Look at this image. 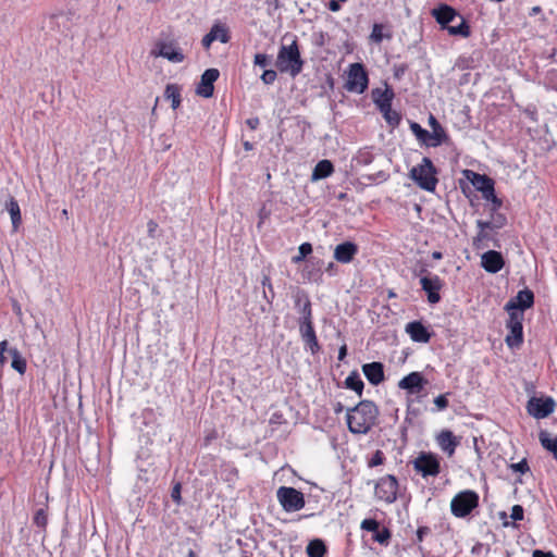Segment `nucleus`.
Listing matches in <instances>:
<instances>
[{"label":"nucleus","instance_id":"nucleus-1","mask_svg":"<svg viewBox=\"0 0 557 557\" xmlns=\"http://www.w3.org/2000/svg\"><path fill=\"white\" fill-rule=\"evenodd\" d=\"M377 416L376 405L371 400H362L347 411L348 429L354 434H366L375 424Z\"/></svg>","mask_w":557,"mask_h":557},{"label":"nucleus","instance_id":"nucleus-2","mask_svg":"<svg viewBox=\"0 0 557 557\" xmlns=\"http://www.w3.org/2000/svg\"><path fill=\"white\" fill-rule=\"evenodd\" d=\"M302 65L304 61L295 40L289 46H281L276 58V66L282 73H288L292 77H295L301 72Z\"/></svg>","mask_w":557,"mask_h":557},{"label":"nucleus","instance_id":"nucleus-3","mask_svg":"<svg viewBox=\"0 0 557 557\" xmlns=\"http://www.w3.org/2000/svg\"><path fill=\"white\" fill-rule=\"evenodd\" d=\"M410 178L422 189L433 191L437 185L436 170L431 159L424 157L422 162L410 170Z\"/></svg>","mask_w":557,"mask_h":557},{"label":"nucleus","instance_id":"nucleus-4","mask_svg":"<svg viewBox=\"0 0 557 557\" xmlns=\"http://www.w3.org/2000/svg\"><path fill=\"white\" fill-rule=\"evenodd\" d=\"M479 494L465 490L456 494L450 502V511L456 518L469 516L479 506Z\"/></svg>","mask_w":557,"mask_h":557},{"label":"nucleus","instance_id":"nucleus-5","mask_svg":"<svg viewBox=\"0 0 557 557\" xmlns=\"http://www.w3.org/2000/svg\"><path fill=\"white\" fill-rule=\"evenodd\" d=\"M280 505L287 512H294L305 507V497L301 492L294 487L281 486L276 492Z\"/></svg>","mask_w":557,"mask_h":557},{"label":"nucleus","instance_id":"nucleus-6","mask_svg":"<svg viewBox=\"0 0 557 557\" xmlns=\"http://www.w3.org/2000/svg\"><path fill=\"white\" fill-rule=\"evenodd\" d=\"M368 74L361 63H352L347 71L346 90L362 94L368 88Z\"/></svg>","mask_w":557,"mask_h":557},{"label":"nucleus","instance_id":"nucleus-7","mask_svg":"<svg viewBox=\"0 0 557 557\" xmlns=\"http://www.w3.org/2000/svg\"><path fill=\"white\" fill-rule=\"evenodd\" d=\"M412 465L413 469L423 478L436 476L441 471L438 457L431 453H420Z\"/></svg>","mask_w":557,"mask_h":557},{"label":"nucleus","instance_id":"nucleus-8","mask_svg":"<svg viewBox=\"0 0 557 557\" xmlns=\"http://www.w3.org/2000/svg\"><path fill=\"white\" fill-rule=\"evenodd\" d=\"M509 319L507 322V329L509 333L506 336V344L513 348L519 347L523 342V313L518 311L508 312Z\"/></svg>","mask_w":557,"mask_h":557},{"label":"nucleus","instance_id":"nucleus-9","mask_svg":"<svg viewBox=\"0 0 557 557\" xmlns=\"http://www.w3.org/2000/svg\"><path fill=\"white\" fill-rule=\"evenodd\" d=\"M398 482L394 475H385L379 480L375 485V496L387 503L392 504L397 498Z\"/></svg>","mask_w":557,"mask_h":557},{"label":"nucleus","instance_id":"nucleus-10","mask_svg":"<svg viewBox=\"0 0 557 557\" xmlns=\"http://www.w3.org/2000/svg\"><path fill=\"white\" fill-rule=\"evenodd\" d=\"M299 332L302 341L309 347L312 354H315L320 349L315 331L312 323V317L307 311L304 312V317H299Z\"/></svg>","mask_w":557,"mask_h":557},{"label":"nucleus","instance_id":"nucleus-11","mask_svg":"<svg viewBox=\"0 0 557 557\" xmlns=\"http://www.w3.org/2000/svg\"><path fill=\"white\" fill-rule=\"evenodd\" d=\"M555 406V400L552 397H531L528 401L527 410L535 419H544L554 411Z\"/></svg>","mask_w":557,"mask_h":557},{"label":"nucleus","instance_id":"nucleus-12","mask_svg":"<svg viewBox=\"0 0 557 557\" xmlns=\"http://www.w3.org/2000/svg\"><path fill=\"white\" fill-rule=\"evenodd\" d=\"M423 272L425 274L420 277L421 288L426 293L430 304H437L441 300L440 289L443 287V281L435 274Z\"/></svg>","mask_w":557,"mask_h":557},{"label":"nucleus","instance_id":"nucleus-13","mask_svg":"<svg viewBox=\"0 0 557 557\" xmlns=\"http://www.w3.org/2000/svg\"><path fill=\"white\" fill-rule=\"evenodd\" d=\"M426 384L428 381L423 377V375L420 372L414 371L404 376L398 382V387L406 391L407 394L417 395L424 389Z\"/></svg>","mask_w":557,"mask_h":557},{"label":"nucleus","instance_id":"nucleus-14","mask_svg":"<svg viewBox=\"0 0 557 557\" xmlns=\"http://www.w3.org/2000/svg\"><path fill=\"white\" fill-rule=\"evenodd\" d=\"M534 304V295L533 292L525 288L518 292L517 296L511 298L505 306L506 311L512 312L518 311L522 312L525 309H529Z\"/></svg>","mask_w":557,"mask_h":557},{"label":"nucleus","instance_id":"nucleus-15","mask_svg":"<svg viewBox=\"0 0 557 557\" xmlns=\"http://www.w3.org/2000/svg\"><path fill=\"white\" fill-rule=\"evenodd\" d=\"M220 72L216 69L206 70L200 78V82L196 88V94L203 98H210L214 91V82L219 78Z\"/></svg>","mask_w":557,"mask_h":557},{"label":"nucleus","instance_id":"nucleus-16","mask_svg":"<svg viewBox=\"0 0 557 557\" xmlns=\"http://www.w3.org/2000/svg\"><path fill=\"white\" fill-rule=\"evenodd\" d=\"M151 54L162 57L173 63H181L185 58L181 49L171 42H159L157 49L151 51Z\"/></svg>","mask_w":557,"mask_h":557},{"label":"nucleus","instance_id":"nucleus-17","mask_svg":"<svg viewBox=\"0 0 557 557\" xmlns=\"http://www.w3.org/2000/svg\"><path fill=\"white\" fill-rule=\"evenodd\" d=\"M431 15L443 29H447V27H449V23L459 16L457 11L448 4H440L438 7L432 9Z\"/></svg>","mask_w":557,"mask_h":557},{"label":"nucleus","instance_id":"nucleus-18","mask_svg":"<svg viewBox=\"0 0 557 557\" xmlns=\"http://www.w3.org/2000/svg\"><path fill=\"white\" fill-rule=\"evenodd\" d=\"M215 40L226 44L230 40L228 28L225 25L215 23L210 32L202 38L201 44L205 49H209L211 44Z\"/></svg>","mask_w":557,"mask_h":557},{"label":"nucleus","instance_id":"nucleus-19","mask_svg":"<svg viewBox=\"0 0 557 557\" xmlns=\"http://www.w3.org/2000/svg\"><path fill=\"white\" fill-rule=\"evenodd\" d=\"M504 258L496 250H488L482 255L481 264L486 272L497 273L504 267Z\"/></svg>","mask_w":557,"mask_h":557},{"label":"nucleus","instance_id":"nucleus-20","mask_svg":"<svg viewBox=\"0 0 557 557\" xmlns=\"http://www.w3.org/2000/svg\"><path fill=\"white\" fill-rule=\"evenodd\" d=\"M358 253V246L352 242L338 244L334 249V259L341 263H349Z\"/></svg>","mask_w":557,"mask_h":557},{"label":"nucleus","instance_id":"nucleus-21","mask_svg":"<svg viewBox=\"0 0 557 557\" xmlns=\"http://www.w3.org/2000/svg\"><path fill=\"white\" fill-rule=\"evenodd\" d=\"M362 372L372 385H379L384 381V367L381 362H370L362 366Z\"/></svg>","mask_w":557,"mask_h":557},{"label":"nucleus","instance_id":"nucleus-22","mask_svg":"<svg viewBox=\"0 0 557 557\" xmlns=\"http://www.w3.org/2000/svg\"><path fill=\"white\" fill-rule=\"evenodd\" d=\"M406 332L410 338L417 343H428L431 334L428 329L419 321L410 322L406 325Z\"/></svg>","mask_w":557,"mask_h":557},{"label":"nucleus","instance_id":"nucleus-23","mask_svg":"<svg viewBox=\"0 0 557 557\" xmlns=\"http://www.w3.org/2000/svg\"><path fill=\"white\" fill-rule=\"evenodd\" d=\"M437 443L442 450L451 456L458 445V441L451 431L444 430L437 436Z\"/></svg>","mask_w":557,"mask_h":557},{"label":"nucleus","instance_id":"nucleus-24","mask_svg":"<svg viewBox=\"0 0 557 557\" xmlns=\"http://www.w3.org/2000/svg\"><path fill=\"white\" fill-rule=\"evenodd\" d=\"M334 172L333 163L330 160H321L317 163L314 166L312 174H311V181L317 182L323 178H326L331 176Z\"/></svg>","mask_w":557,"mask_h":557},{"label":"nucleus","instance_id":"nucleus-25","mask_svg":"<svg viewBox=\"0 0 557 557\" xmlns=\"http://www.w3.org/2000/svg\"><path fill=\"white\" fill-rule=\"evenodd\" d=\"M372 98H373L374 103L376 104V107L380 110L384 107H388L389 104H392V100L394 98V92H393V90H391L388 88H385V89L376 88V89L372 90Z\"/></svg>","mask_w":557,"mask_h":557},{"label":"nucleus","instance_id":"nucleus-26","mask_svg":"<svg viewBox=\"0 0 557 557\" xmlns=\"http://www.w3.org/2000/svg\"><path fill=\"white\" fill-rule=\"evenodd\" d=\"M472 185L476 190L482 193V196L485 194H490L494 187V181L486 175L473 173V178L471 180Z\"/></svg>","mask_w":557,"mask_h":557},{"label":"nucleus","instance_id":"nucleus-27","mask_svg":"<svg viewBox=\"0 0 557 557\" xmlns=\"http://www.w3.org/2000/svg\"><path fill=\"white\" fill-rule=\"evenodd\" d=\"M295 308L297 309L300 317H304V312H308L312 315V308H311V301L304 290H297L296 294L293 296Z\"/></svg>","mask_w":557,"mask_h":557},{"label":"nucleus","instance_id":"nucleus-28","mask_svg":"<svg viewBox=\"0 0 557 557\" xmlns=\"http://www.w3.org/2000/svg\"><path fill=\"white\" fill-rule=\"evenodd\" d=\"M5 209L10 213L13 230L17 231L22 222L21 210L17 201L13 197L9 196L5 201Z\"/></svg>","mask_w":557,"mask_h":557},{"label":"nucleus","instance_id":"nucleus-29","mask_svg":"<svg viewBox=\"0 0 557 557\" xmlns=\"http://www.w3.org/2000/svg\"><path fill=\"white\" fill-rule=\"evenodd\" d=\"M448 140V136L446 131L441 125L438 127H433L431 132H429L428 136V147H437Z\"/></svg>","mask_w":557,"mask_h":557},{"label":"nucleus","instance_id":"nucleus-30","mask_svg":"<svg viewBox=\"0 0 557 557\" xmlns=\"http://www.w3.org/2000/svg\"><path fill=\"white\" fill-rule=\"evenodd\" d=\"M542 446L550 451L557 460V435L553 436L547 431H541L539 434Z\"/></svg>","mask_w":557,"mask_h":557},{"label":"nucleus","instance_id":"nucleus-31","mask_svg":"<svg viewBox=\"0 0 557 557\" xmlns=\"http://www.w3.org/2000/svg\"><path fill=\"white\" fill-rule=\"evenodd\" d=\"M49 27L63 33L70 27V16L64 13L54 14L49 17Z\"/></svg>","mask_w":557,"mask_h":557},{"label":"nucleus","instance_id":"nucleus-32","mask_svg":"<svg viewBox=\"0 0 557 557\" xmlns=\"http://www.w3.org/2000/svg\"><path fill=\"white\" fill-rule=\"evenodd\" d=\"M306 550L309 557H323L326 553V546L322 540L315 539L309 542Z\"/></svg>","mask_w":557,"mask_h":557},{"label":"nucleus","instance_id":"nucleus-33","mask_svg":"<svg viewBox=\"0 0 557 557\" xmlns=\"http://www.w3.org/2000/svg\"><path fill=\"white\" fill-rule=\"evenodd\" d=\"M347 388L355 391L359 396L362 395L363 382L357 372H351L345 380Z\"/></svg>","mask_w":557,"mask_h":557},{"label":"nucleus","instance_id":"nucleus-34","mask_svg":"<svg viewBox=\"0 0 557 557\" xmlns=\"http://www.w3.org/2000/svg\"><path fill=\"white\" fill-rule=\"evenodd\" d=\"M9 354L12 357L11 367L20 374H24L26 371V360L22 357L16 348L10 349Z\"/></svg>","mask_w":557,"mask_h":557},{"label":"nucleus","instance_id":"nucleus-35","mask_svg":"<svg viewBox=\"0 0 557 557\" xmlns=\"http://www.w3.org/2000/svg\"><path fill=\"white\" fill-rule=\"evenodd\" d=\"M458 17L460 18V23L457 26L447 27L446 30L451 36H461L467 38L470 36V27L462 16L459 15Z\"/></svg>","mask_w":557,"mask_h":557},{"label":"nucleus","instance_id":"nucleus-36","mask_svg":"<svg viewBox=\"0 0 557 557\" xmlns=\"http://www.w3.org/2000/svg\"><path fill=\"white\" fill-rule=\"evenodd\" d=\"M164 97L171 100V106L175 110L181 104L180 88L176 85H168L164 91Z\"/></svg>","mask_w":557,"mask_h":557},{"label":"nucleus","instance_id":"nucleus-37","mask_svg":"<svg viewBox=\"0 0 557 557\" xmlns=\"http://www.w3.org/2000/svg\"><path fill=\"white\" fill-rule=\"evenodd\" d=\"M354 160L359 165H368L374 160V154L371 149L363 148L358 151Z\"/></svg>","mask_w":557,"mask_h":557},{"label":"nucleus","instance_id":"nucleus-38","mask_svg":"<svg viewBox=\"0 0 557 557\" xmlns=\"http://www.w3.org/2000/svg\"><path fill=\"white\" fill-rule=\"evenodd\" d=\"M380 112L383 114L385 121L391 126H396V125L399 124L400 116H399V114L396 111H394L392 109V104H389L388 107H384V108L380 109Z\"/></svg>","mask_w":557,"mask_h":557},{"label":"nucleus","instance_id":"nucleus-39","mask_svg":"<svg viewBox=\"0 0 557 557\" xmlns=\"http://www.w3.org/2000/svg\"><path fill=\"white\" fill-rule=\"evenodd\" d=\"M312 252V246L310 243H304L298 247V255L292 258V262L295 264L300 263Z\"/></svg>","mask_w":557,"mask_h":557},{"label":"nucleus","instance_id":"nucleus-40","mask_svg":"<svg viewBox=\"0 0 557 557\" xmlns=\"http://www.w3.org/2000/svg\"><path fill=\"white\" fill-rule=\"evenodd\" d=\"M410 129L420 143L428 146L429 131L424 129L420 124L416 122L410 124Z\"/></svg>","mask_w":557,"mask_h":557},{"label":"nucleus","instance_id":"nucleus-41","mask_svg":"<svg viewBox=\"0 0 557 557\" xmlns=\"http://www.w3.org/2000/svg\"><path fill=\"white\" fill-rule=\"evenodd\" d=\"M391 536L392 533L387 528H379L373 534V540L382 545H387Z\"/></svg>","mask_w":557,"mask_h":557},{"label":"nucleus","instance_id":"nucleus-42","mask_svg":"<svg viewBox=\"0 0 557 557\" xmlns=\"http://www.w3.org/2000/svg\"><path fill=\"white\" fill-rule=\"evenodd\" d=\"M506 222H507V219L504 214L498 213L497 211L492 212V218H491L492 230L502 228L503 226H505Z\"/></svg>","mask_w":557,"mask_h":557},{"label":"nucleus","instance_id":"nucleus-43","mask_svg":"<svg viewBox=\"0 0 557 557\" xmlns=\"http://www.w3.org/2000/svg\"><path fill=\"white\" fill-rule=\"evenodd\" d=\"M47 522H48V516H47L46 509H44V508L38 509L34 516V523L37 527L45 529L47 525Z\"/></svg>","mask_w":557,"mask_h":557},{"label":"nucleus","instance_id":"nucleus-44","mask_svg":"<svg viewBox=\"0 0 557 557\" xmlns=\"http://www.w3.org/2000/svg\"><path fill=\"white\" fill-rule=\"evenodd\" d=\"M383 25L375 23L372 27L370 39L375 44H380L383 40Z\"/></svg>","mask_w":557,"mask_h":557},{"label":"nucleus","instance_id":"nucleus-45","mask_svg":"<svg viewBox=\"0 0 557 557\" xmlns=\"http://www.w3.org/2000/svg\"><path fill=\"white\" fill-rule=\"evenodd\" d=\"M476 226L479 228L478 239L482 240L487 237L485 230H492L491 220L490 221H476Z\"/></svg>","mask_w":557,"mask_h":557},{"label":"nucleus","instance_id":"nucleus-46","mask_svg":"<svg viewBox=\"0 0 557 557\" xmlns=\"http://www.w3.org/2000/svg\"><path fill=\"white\" fill-rule=\"evenodd\" d=\"M483 198L485 200L492 202V212L497 211L500 208V206H502V200L499 198H497V196L495 195V189L494 188L491 191V195L490 194H485L483 196Z\"/></svg>","mask_w":557,"mask_h":557},{"label":"nucleus","instance_id":"nucleus-47","mask_svg":"<svg viewBox=\"0 0 557 557\" xmlns=\"http://www.w3.org/2000/svg\"><path fill=\"white\" fill-rule=\"evenodd\" d=\"M509 469L512 472L521 473V474H523L530 470L529 465L525 459H522L521 461H519L517 463L509 465Z\"/></svg>","mask_w":557,"mask_h":557},{"label":"nucleus","instance_id":"nucleus-48","mask_svg":"<svg viewBox=\"0 0 557 557\" xmlns=\"http://www.w3.org/2000/svg\"><path fill=\"white\" fill-rule=\"evenodd\" d=\"M380 527V523L374 520V519H364L362 520L361 524H360V528L364 531H369V532H375L377 531Z\"/></svg>","mask_w":557,"mask_h":557},{"label":"nucleus","instance_id":"nucleus-49","mask_svg":"<svg viewBox=\"0 0 557 557\" xmlns=\"http://www.w3.org/2000/svg\"><path fill=\"white\" fill-rule=\"evenodd\" d=\"M271 57L265 53H257L253 59V64L257 66L265 67L270 65Z\"/></svg>","mask_w":557,"mask_h":557},{"label":"nucleus","instance_id":"nucleus-50","mask_svg":"<svg viewBox=\"0 0 557 557\" xmlns=\"http://www.w3.org/2000/svg\"><path fill=\"white\" fill-rule=\"evenodd\" d=\"M277 74L274 70H265L261 75V81L265 85H271L275 82Z\"/></svg>","mask_w":557,"mask_h":557},{"label":"nucleus","instance_id":"nucleus-51","mask_svg":"<svg viewBox=\"0 0 557 557\" xmlns=\"http://www.w3.org/2000/svg\"><path fill=\"white\" fill-rule=\"evenodd\" d=\"M384 461V454L381 450H376L371 459L368 461L370 468L382 465Z\"/></svg>","mask_w":557,"mask_h":557},{"label":"nucleus","instance_id":"nucleus-52","mask_svg":"<svg viewBox=\"0 0 557 557\" xmlns=\"http://www.w3.org/2000/svg\"><path fill=\"white\" fill-rule=\"evenodd\" d=\"M434 404L438 411L445 410L448 407V400L446 395L443 394L435 397Z\"/></svg>","mask_w":557,"mask_h":557},{"label":"nucleus","instance_id":"nucleus-53","mask_svg":"<svg viewBox=\"0 0 557 557\" xmlns=\"http://www.w3.org/2000/svg\"><path fill=\"white\" fill-rule=\"evenodd\" d=\"M511 519L513 521H520L523 519V508L522 506L520 505H515L512 508H511V515H510Z\"/></svg>","mask_w":557,"mask_h":557},{"label":"nucleus","instance_id":"nucleus-54","mask_svg":"<svg viewBox=\"0 0 557 557\" xmlns=\"http://www.w3.org/2000/svg\"><path fill=\"white\" fill-rule=\"evenodd\" d=\"M9 351L8 350V342L7 341H2L0 342V364H4L5 361H7V357H5V352Z\"/></svg>","mask_w":557,"mask_h":557},{"label":"nucleus","instance_id":"nucleus-55","mask_svg":"<svg viewBox=\"0 0 557 557\" xmlns=\"http://www.w3.org/2000/svg\"><path fill=\"white\" fill-rule=\"evenodd\" d=\"M171 497L177 504L181 502V484L180 483H176L173 486Z\"/></svg>","mask_w":557,"mask_h":557},{"label":"nucleus","instance_id":"nucleus-56","mask_svg":"<svg viewBox=\"0 0 557 557\" xmlns=\"http://www.w3.org/2000/svg\"><path fill=\"white\" fill-rule=\"evenodd\" d=\"M430 533V529L428 527H420L417 530V540L418 542H422L423 537Z\"/></svg>","mask_w":557,"mask_h":557},{"label":"nucleus","instance_id":"nucleus-57","mask_svg":"<svg viewBox=\"0 0 557 557\" xmlns=\"http://www.w3.org/2000/svg\"><path fill=\"white\" fill-rule=\"evenodd\" d=\"M261 284L263 287L269 288V292L271 293V295L273 297L274 296L273 286H272L270 277L268 275H263V277L261 280Z\"/></svg>","mask_w":557,"mask_h":557},{"label":"nucleus","instance_id":"nucleus-58","mask_svg":"<svg viewBox=\"0 0 557 557\" xmlns=\"http://www.w3.org/2000/svg\"><path fill=\"white\" fill-rule=\"evenodd\" d=\"M157 228H158V224L154 221L150 220L147 223V231H148V235L150 237L154 236V233H156Z\"/></svg>","mask_w":557,"mask_h":557},{"label":"nucleus","instance_id":"nucleus-59","mask_svg":"<svg viewBox=\"0 0 557 557\" xmlns=\"http://www.w3.org/2000/svg\"><path fill=\"white\" fill-rule=\"evenodd\" d=\"M327 8L332 12H338L341 10L339 1L338 0H331L327 3Z\"/></svg>","mask_w":557,"mask_h":557},{"label":"nucleus","instance_id":"nucleus-60","mask_svg":"<svg viewBox=\"0 0 557 557\" xmlns=\"http://www.w3.org/2000/svg\"><path fill=\"white\" fill-rule=\"evenodd\" d=\"M533 557H556L552 552H544L540 549H535L533 552Z\"/></svg>","mask_w":557,"mask_h":557},{"label":"nucleus","instance_id":"nucleus-61","mask_svg":"<svg viewBox=\"0 0 557 557\" xmlns=\"http://www.w3.org/2000/svg\"><path fill=\"white\" fill-rule=\"evenodd\" d=\"M247 125L251 128V129H256L259 125V120L257 117L255 119H248L247 120Z\"/></svg>","mask_w":557,"mask_h":557},{"label":"nucleus","instance_id":"nucleus-62","mask_svg":"<svg viewBox=\"0 0 557 557\" xmlns=\"http://www.w3.org/2000/svg\"><path fill=\"white\" fill-rule=\"evenodd\" d=\"M429 125L431 128L441 126L440 122L433 115L429 116Z\"/></svg>","mask_w":557,"mask_h":557},{"label":"nucleus","instance_id":"nucleus-63","mask_svg":"<svg viewBox=\"0 0 557 557\" xmlns=\"http://www.w3.org/2000/svg\"><path fill=\"white\" fill-rule=\"evenodd\" d=\"M347 355V347L346 345H343L339 350H338V360H344V358L346 357Z\"/></svg>","mask_w":557,"mask_h":557},{"label":"nucleus","instance_id":"nucleus-64","mask_svg":"<svg viewBox=\"0 0 557 557\" xmlns=\"http://www.w3.org/2000/svg\"><path fill=\"white\" fill-rule=\"evenodd\" d=\"M325 271L330 274V275H334L336 273V265L333 263V262H330L327 264V267L325 268Z\"/></svg>","mask_w":557,"mask_h":557}]
</instances>
